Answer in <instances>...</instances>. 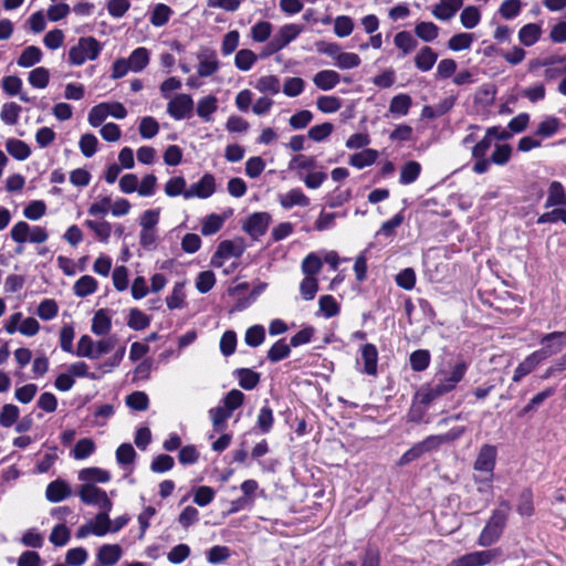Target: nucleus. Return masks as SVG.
Wrapping results in <instances>:
<instances>
[{
    "label": "nucleus",
    "instance_id": "nucleus-60",
    "mask_svg": "<svg viewBox=\"0 0 566 566\" xmlns=\"http://www.w3.org/2000/svg\"><path fill=\"white\" fill-rule=\"evenodd\" d=\"M71 538V532L64 524H57L50 534V542L55 546H64Z\"/></svg>",
    "mask_w": 566,
    "mask_h": 566
},
{
    "label": "nucleus",
    "instance_id": "nucleus-5",
    "mask_svg": "<svg viewBox=\"0 0 566 566\" xmlns=\"http://www.w3.org/2000/svg\"><path fill=\"white\" fill-rule=\"evenodd\" d=\"M496 455L497 450L495 446L485 443L480 448L473 464V469L478 472L486 473L489 476H486L485 479L475 478L476 482L491 481L496 464Z\"/></svg>",
    "mask_w": 566,
    "mask_h": 566
},
{
    "label": "nucleus",
    "instance_id": "nucleus-43",
    "mask_svg": "<svg viewBox=\"0 0 566 566\" xmlns=\"http://www.w3.org/2000/svg\"><path fill=\"white\" fill-rule=\"evenodd\" d=\"M480 20L481 12L475 6L465 7L460 14V21L465 29L475 28L480 23Z\"/></svg>",
    "mask_w": 566,
    "mask_h": 566
},
{
    "label": "nucleus",
    "instance_id": "nucleus-64",
    "mask_svg": "<svg viewBox=\"0 0 566 566\" xmlns=\"http://www.w3.org/2000/svg\"><path fill=\"white\" fill-rule=\"evenodd\" d=\"M88 553L84 547L71 548L66 552L65 563L67 566H82L86 563Z\"/></svg>",
    "mask_w": 566,
    "mask_h": 566
},
{
    "label": "nucleus",
    "instance_id": "nucleus-17",
    "mask_svg": "<svg viewBox=\"0 0 566 566\" xmlns=\"http://www.w3.org/2000/svg\"><path fill=\"white\" fill-rule=\"evenodd\" d=\"M71 495L70 485L63 480H55L46 486L45 496L52 503H57Z\"/></svg>",
    "mask_w": 566,
    "mask_h": 566
},
{
    "label": "nucleus",
    "instance_id": "nucleus-56",
    "mask_svg": "<svg viewBox=\"0 0 566 566\" xmlns=\"http://www.w3.org/2000/svg\"><path fill=\"white\" fill-rule=\"evenodd\" d=\"M20 410L15 405L7 403L0 412V426L9 428L14 424L19 418Z\"/></svg>",
    "mask_w": 566,
    "mask_h": 566
},
{
    "label": "nucleus",
    "instance_id": "nucleus-10",
    "mask_svg": "<svg viewBox=\"0 0 566 566\" xmlns=\"http://www.w3.org/2000/svg\"><path fill=\"white\" fill-rule=\"evenodd\" d=\"M198 67L197 73L201 77H208L213 75L220 66L216 51L211 49L201 50L198 55Z\"/></svg>",
    "mask_w": 566,
    "mask_h": 566
},
{
    "label": "nucleus",
    "instance_id": "nucleus-61",
    "mask_svg": "<svg viewBox=\"0 0 566 566\" xmlns=\"http://www.w3.org/2000/svg\"><path fill=\"white\" fill-rule=\"evenodd\" d=\"M98 139L93 134H84L80 138V149L86 158H91L97 151Z\"/></svg>",
    "mask_w": 566,
    "mask_h": 566
},
{
    "label": "nucleus",
    "instance_id": "nucleus-47",
    "mask_svg": "<svg viewBox=\"0 0 566 566\" xmlns=\"http://www.w3.org/2000/svg\"><path fill=\"white\" fill-rule=\"evenodd\" d=\"M255 88L262 93L277 94L281 90L280 80L275 75L262 76L258 80Z\"/></svg>",
    "mask_w": 566,
    "mask_h": 566
},
{
    "label": "nucleus",
    "instance_id": "nucleus-30",
    "mask_svg": "<svg viewBox=\"0 0 566 566\" xmlns=\"http://www.w3.org/2000/svg\"><path fill=\"white\" fill-rule=\"evenodd\" d=\"M112 327L111 317L105 310H98L92 319V332L97 336L106 335Z\"/></svg>",
    "mask_w": 566,
    "mask_h": 566
},
{
    "label": "nucleus",
    "instance_id": "nucleus-48",
    "mask_svg": "<svg viewBox=\"0 0 566 566\" xmlns=\"http://www.w3.org/2000/svg\"><path fill=\"white\" fill-rule=\"evenodd\" d=\"M224 218L217 213H211L205 218L201 226V233L206 237L217 233L223 226Z\"/></svg>",
    "mask_w": 566,
    "mask_h": 566
},
{
    "label": "nucleus",
    "instance_id": "nucleus-51",
    "mask_svg": "<svg viewBox=\"0 0 566 566\" xmlns=\"http://www.w3.org/2000/svg\"><path fill=\"white\" fill-rule=\"evenodd\" d=\"M265 339V329L262 325L249 327L244 335V342L250 347L260 346Z\"/></svg>",
    "mask_w": 566,
    "mask_h": 566
},
{
    "label": "nucleus",
    "instance_id": "nucleus-37",
    "mask_svg": "<svg viewBox=\"0 0 566 566\" xmlns=\"http://www.w3.org/2000/svg\"><path fill=\"white\" fill-rule=\"evenodd\" d=\"M97 289V281L91 275L81 276L74 284L73 290L76 296L85 297L93 294Z\"/></svg>",
    "mask_w": 566,
    "mask_h": 566
},
{
    "label": "nucleus",
    "instance_id": "nucleus-16",
    "mask_svg": "<svg viewBox=\"0 0 566 566\" xmlns=\"http://www.w3.org/2000/svg\"><path fill=\"white\" fill-rule=\"evenodd\" d=\"M279 202L284 209H291L294 206L307 207L310 198L300 188H294L280 195Z\"/></svg>",
    "mask_w": 566,
    "mask_h": 566
},
{
    "label": "nucleus",
    "instance_id": "nucleus-14",
    "mask_svg": "<svg viewBox=\"0 0 566 566\" xmlns=\"http://www.w3.org/2000/svg\"><path fill=\"white\" fill-rule=\"evenodd\" d=\"M123 555V549L118 544H104L96 554V559L106 566H114Z\"/></svg>",
    "mask_w": 566,
    "mask_h": 566
},
{
    "label": "nucleus",
    "instance_id": "nucleus-27",
    "mask_svg": "<svg viewBox=\"0 0 566 566\" xmlns=\"http://www.w3.org/2000/svg\"><path fill=\"white\" fill-rule=\"evenodd\" d=\"M78 480L85 483H106L111 480V473L101 468H86L78 472Z\"/></svg>",
    "mask_w": 566,
    "mask_h": 566
},
{
    "label": "nucleus",
    "instance_id": "nucleus-2",
    "mask_svg": "<svg viewBox=\"0 0 566 566\" xmlns=\"http://www.w3.org/2000/svg\"><path fill=\"white\" fill-rule=\"evenodd\" d=\"M510 511V502L502 500L499 504V507L492 512L491 517L488 520L485 526L479 535L478 544L480 546L489 547L500 539L506 526Z\"/></svg>",
    "mask_w": 566,
    "mask_h": 566
},
{
    "label": "nucleus",
    "instance_id": "nucleus-55",
    "mask_svg": "<svg viewBox=\"0 0 566 566\" xmlns=\"http://www.w3.org/2000/svg\"><path fill=\"white\" fill-rule=\"evenodd\" d=\"M274 423V417L272 409L265 405L260 409L256 419V426L262 433H268L271 431Z\"/></svg>",
    "mask_w": 566,
    "mask_h": 566
},
{
    "label": "nucleus",
    "instance_id": "nucleus-44",
    "mask_svg": "<svg viewBox=\"0 0 566 566\" xmlns=\"http://www.w3.org/2000/svg\"><path fill=\"white\" fill-rule=\"evenodd\" d=\"M29 83L35 88H45L50 81V72L43 66L33 69L29 73Z\"/></svg>",
    "mask_w": 566,
    "mask_h": 566
},
{
    "label": "nucleus",
    "instance_id": "nucleus-54",
    "mask_svg": "<svg viewBox=\"0 0 566 566\" xmlns=\"http://www.w3.org/2000/svg\"><path fill=\"white\" fill-rule=\"evenodd\" d=\"M322 260L315 254H307L302 262V272L305 276H314L322 270Z\"/></svg>",
    "mask_w": 566,
    "mask_h": 566
},
{
    "label": "nucleus",
    "instance_id": "nucleus-59",
    "mask_svg": "<svg viewBox=\"0 0 566 566\" xmlns=\"http://www.w3.org/2000/svg\"><path fill=\"white\" fill-rule=\"evenodd\" d=\"M150 319L149 317L144 314L138 308H132L129 312V318L127 322V325L135 329V331H142L149 326Z\"/></svg>",
    "mask_w": 566,
    "mask_h": 566
},
{
    "label": "nucleus",
    "instance_id": "nucleus-24",
    "mask_svg": "<svg viewBox=\"0 0 566 566\" xmlns=\"http://www.w3.org/2000/svg\"><path fill=\"white\" fill-rule=\"evenodd\" d=\"M542 35V28L536 23H527L518 31V40L525 46L534 45Z\"/></svg>",
    "mask_w": 566,
    "mask_h": 566
},
{
    "label": "nucleus",
    "instance_id": "nucleus-21",
    "mask_svg": "<svg viewBox=\"0 0 566 566\" xmlns=\"http://www.w3.org/2000/svg\"><path fill=\"white\" fill-rule=\"evenodd\" d=\"M395 46L400 51V56L411 53L418 45V41L408 31H400L394 38Z\"/></svg>",
    "mask_w": 566,
    "mask_h": 566
},
{
    "label": "nucleus",
    "instance_id": "nucleus-45",
    "mask_svg": "<svg viewBox=\"0 0 566 566\" xmlns=\"http://www.w3.org/2000/svg\"><path fill=\"white\" fill-rule=\"evenodd\" d=\"M291 354V345H287L284 339L275 342L268 352V359L271 363H277Z\"/></svg>",
    "mask_w": 566,
    "mask_h": 566
},
{
    "label": "nucleus",
    "instance_id": "nucleus-46",
    "mask_svg": "<svg viewBox=\"0 0 566 566\" xmlns=\"http://www.w3.org/2000/svg\"><path fill=\"white\" fill-rule=\"evenodd\" d=\"M95 451V443L90 438L80 439L73 450L72 454L76 460H83L88 458Z\"/></svg>",
    "mask_w": 566,
    "mask_h": 566
},
{
    "label": "nucleus",
    "instance_id": "nucleus-15",
    "mask_svg": "<svg viewBox=\"0 0 566 566\" xmlns=\"http://www.w3.org/2000/svg\"><path fill=\"white\" fill-rule=\"evenodd\" d=\"M566 207V190L562 182L554 180L547 189V198L544 207Z\"/></svg>",
    "mask_w": 566,
    "mask_h": 566
},
{
    "label": "nucleus",
    "instance_id": "nucleus-8",
    "mask_svg": "<svg viewBox=\"0 0 566 566\" xmlns=\"http://www.w3.org/2000/svg\"><path fill=\"white\" fill-rule=\"evenodd\" d=\"M167 113L176 120L190 118L193 114V99L188 94H177L167 104Z\"/></svg>",
    "mask_w": 566,
    "mask_h": 566
},
{
    "label": "nucleus",
    "instance_id": "nucleus-52",
    "mask_svg": "<svg viewBox=\"0 0 566 566\" xmlns=\"http://www.w3.org/2000/svg\"><path fill=\"white\" fill-rule=\"evenodd\" d=\"M522 7L521 0H504L499 8V13L503 19L512 20L521 13Z\"/></svg>",
    "mask_w": 566,
    "mask_h": 566
},
{
    "label": "nucleus",
    "instance_id": "nucleus-1",
    "mask_svg": "<svg viewBox=\"0 0 566 566\" xmlns=\"http://www.w3.org/2000/svg\"><path fill=\"white\" fill-rule=\"evenodd\" d=\"M469 368V364L459 359L451 367V370L439 369L436 373V380L432 385L421 388L417 392V397L424 406L430 405L438 398L453 391L458 384L462 381Z\"/></svg>",
    "mask_w": 566,
    "mask_h": 566
},
{
    "label": "nucleus",
    "instance_id": "nucleus-29",
    "mask_svg": "<svg viewBox=\"0 0 566 566\" xmlns=\"http://www.w3.org/2000/svg\"><path fill=\"white\" fill-rule=\"evenodd\" d=\"M378 158V151L371 148H365L364 150L356 153L350 156L349 164L358 169H363L367 166L373 165Z\"/></svg>",
    "mask_w": 566,
    "mask_h": 566
},
{
    "label": "nucleus",
    "instance_id": "nucleus-28",
    "mask_svg": "<svg viewBox=\"0 0 566 566\" xmlns=\"http://www.w3.org/2000/svg\"><path fill=\"white\" fill-rule=\"evenodd\" d=\"M7 151L17 160H25L31 155L29 145L20 139L9 138L6 142Z\"/></svg>",
    "mask_w": 566,
    "mask_h": 566
},
{
    "label": "nucleus",
    "instance_id": "nucleus-31",
    "mask_svg": "<svg viewBox=\"0 0 566 566\" xmlns=\"http://www.w3.org/2000/svg\"><path fill=\"white\" fill-rule=\"evenodd\" d=\"M439 30L431 21H421L415 25V34L424 42H433L439 36Z\"/></svg>",
    "mask_w": 566,
    "mask_h": 566
},
{
    "label": "nucleus",
    "instance_id": "nucleus-4",
    "mask_svg": "<svg viewBox=\"0 0 566 566\" xmlns=\"http://www.w3.org/2000/svg\"><path fill=\"white\" fill-rule=\"evenodd\" d=\"M541 348L534 353L541 361L555 356L566 347V332H552L543 335L539 339Z\"/></svg>",
    "mask_w": 566,
    "mask_h": 566
},
{
    "label": "nucleus",
    "instance_id": "nucleus-20",
    "mask_svg": "<svg viewBox=\"0 0 566 566\" xmlns=\"http://www.w3.org/2000/svg\"><path fill=\"white\" fill-rule=\"evenodd\" d=\"M364 373L375 376L377 374L378 350L374 344H365L361 347Z\"/></svg>",
    "mask_w": 566,
    "mask_h": 566
},
{
    "label": "nucleus",
    "instance_id": "nucleus-42",
    "mask_svg": "<svg viewBox=\"0 0 566 566\" xmlns=\"http://www.w3.org/2000/svg\"><path fill=\"white\" fill-rule=\"evenodd\" d=\"M518 514L521 516H532L534 513V504H533V492L531 489H524L520 496L518 503L516 507Z\"/></svg>",
    "mask_w": 566,
    "mask_h": 566
},
{
    "label": "nucleus",
    "instance_id": "nucleus-6",
    "mask_svg": "<svg viewBox=\"0 0 566 566\" xmlns=\"http://www.w3.org/2000/svg\"><path fill=\"white\" fill-rule=\"evenodd\" d=\"M78 496L83 503L95 505L99 510L105 509L106 511H111L113 507V503L107 496V493L97 488L94 483H84L81 485Z\"/></svg>",
    "mask_w": 566,
    "mask_h": 566
},
{
    "label": "nucleus",
    "instance_id": "nucleus-3",
    "mask_svg": "<svg viewBox=\"0 0 566 566\" xmlns=\"http://www.w3.org/2000/svg\"><path fill=\"white\" fill-rule=\"evenodd\" d=\"M102 51L101 43L93 36H83L69 51V62L72 65H82L87 60L97 59Z\"/></svg>",
    "mask_w": 566,
    "mask_h": 566
},
{
    "label": "nucleus",
    "instance_id": "nucleus-12",
    "mask_svg": "<svg viewBox=\"0 0 566 566\" xmlns=\"http://www.w3.org/2000/svg\"><path fill=\"white\" fill-rule=\"evenodd\" d=\"M216 191V180L214 177L210 174H206L202 178L190 186L184 192V197L186 199L198 197V198H209Z\"/></svg>",
    "mask_w": 566,
    "mask_h": 566
},
{
    "label": "nucleus",
    "instance_id": "nucleus-41",
    "mask_svg": "<svg viewBox=\"0 0 566 566\" xmlns=\"http://www.w3.org/2000/svg\"><path fill=\"white\" fill-rule=\"evenodd\" d=\"M185 284L181 282H177L174 285V289L170 295L167 296L166 303L169 310L181 308L185 305Z\"/></svg>",
    "mask_w": 566,
    "mask_h": 566
},
{
    "label": "nucleus",
    "instance_id": "nucleus-57",
    "mask_svg": "<svg viewBox=\"0 0 566 566\" xmlns=\"http://www.w3.org/2000/svg\"><path fill=\"white\" fill-rule=\"evenodd\" d=\"M473 42V34L458 33L450 38L448 48L452 51H462L471 48Z\"/></svg>",
    "mask_w": 566,
    "mask_h": 566
},
{
    "label": "nucleus",
    "instance_id": "nucleus-18",
    "mask_svg": "<svg viewBox=\"0 0 566 566\" xmlns=\"http://www.w3.org/2000/svg\"><path fill=\"white\" fill-rule=\"evenodd\" d=\"M438 60V53L430 46H422L415 56V65L421 72L430 71Z\"/></svg>",
    "mask_w": 566,
    "mask_h": 566
},
{
    "label": "nucleus",
    "instance_id": "nucleus-22",
    "mask_svg": "<svg viewBox=\"0 0 566 566\" xmlns=\"http://www.w3.org/2000/svg\"><path fill=\"white\" fill-rule=\"evenodd\" d=\"M302 31V25L290 23L283 25L273 38L277 41L280 46L284 49L289 43L295 40Z\"/></svg>",
    "mask_w": 566,
    "mask_h": 566
},
{
    "label": "nucleus",
    "instance_id": "nucleus-36",
    "mask_svg": "<svg viewBox=\"0 0 566 566\" xmlns=\"http://www.w3.org/2000/svg\"><path fill=\"white\" fill-rule=\"evenodd\" d=\"M421 172V165L418 161L409 160L400 169L399 182L410 185L415 182Z\"/></svg>",
    "mask_w": 566,
    "mask_h": 566
},
{
    "label": "nucleus",
    "instance_id": "nucleus-25",
    "mask_svg": "<svg viewBox=\"0 0 566 566\" xmlns=\"http://www.w3.org/2000/svg\"><path fill=\"white\" fill-rule=\"evenodd\" d=\"M542 361L533 352L514 370L513 381L520 382L525 376L531 374Z\"/></svg>",
    "mask_w": 566,
    "mask_h": 566
},
{
    "label": "nucleus",
    "instance_id": "nucleus-49",
    "mask_svg": "<svg viewBox=\"0 0 566 566\" xmlns=\"http://www.w3.org/2000/svg\"><path fill=\"white\" fill-rule=\"evenodd\" d=\"M317 108L325 114L335 113L342 107V99L337 96L324 95L316 101Z\"/></svg>",
    "mask_w": 566,
    "mask_h": 566
},
{
    "label": "nucleus",
    "instance_id": "nucleus-7",
    "mask_svg": "<svg viewBox=\"0 0 566 566\" xmlns=\"http://www.w3.org/2000/svg\"><path fill=\"white\" fill-rule=\"evenodd\" d=\"M500 556V549L476 551L452 559L447 566H484Z\"/></svg>",
    "mask_w": 566,
    "mask_h": 566
},
{
    "label": "nucleus",
    "instance_id": "nucleus-39",
    "mask_svg": "<svg viewBox=\"0 0 566 566\" xmlns=\"http://www.w3.org/2000/svg\"><path fill=\"white\" fill-rule=\"evenodd\" d=\"M559 124L558 118L548 116L538 124L535 136L538 138H549L558 132Z\"/></svg>",
    "mask_w": 566,
    "mask_h": 566
},
{
    "label": "nucleus",
    "instance_id": "nucleus-35",
    "mask_svg": "<svg viewBox=\"0 0 566 566\" xmlns=\"http://www.w3.org/2000/svg\"><path fill=\"white\" fill-rule=\"evenodd\" d=\"M218 108V99L213 95H208L199 99L197 104V115L205 122L211 120V115Z\"/></svg>",
    "mask_w": 566,
    "mask_h": 566
},
{
    "label": "nucleus",
    "instance_id": "nucleus-40",
    "mask_svg": "<svg viewBox=\"0 0 566 566\" xmlns=\"http://www.w3.org/2000/svg\"><path fill=\"white\" fill-rule=\"evenodd\" d=\"M256 60H258V56L253 51H251L249 49H241L235 54L234 65L240 71L247 72V71L251 70V67L254 65Z\"/></svg>",
    "mask_w": 566,
    "mask_h": 566
},
{
    "label": "nucleus",
    "instance_id": "nucleus-50",
    "mask_svg": "<svg viewBox=\"0 0 566 566\" xmlns=\"http://www.w3.org/2000/svg\"><path fill=\"white\" fill-rule=\"evenodd\" d=\"M209 415L216 431H222L226 428L227 420L232 416L223 406H218L209 410Z\"/></svg>",
    "mask_w": 566,
    "mask_h": 566
},
{
    "label": "nucleus",
    "instance_id": "nucleus-23",
    "mask_svg": "<svg viewBox=\"0 0 566 566\" xmlns=\"http://www.w3.org/2000/svg\"><path fill=\"white\" fill-rule=\"evenodd\" d=\"M241 388L245 390L254 389L260 382V374L250 368H238L234 370Z\"/></svg>",
    "mask_w": 566,
    "mask_h": 566
},
{
    "label": "nucleus",
    "instance_id": "nucleus-62",
    "mask_svg": "<svg viewBox=\"0 0 566 566\" xmlns=\"http://www.w3.org/2000/svg\"><path fill=\"white\" fill-rule=\"evenodd\" d=\"M159 132L158 122L151 117H143L139 124V134L143 138L150 139L155 137Z\"/></svg>",
    "mask_w": 566,
    "mask_h": 566
},
{
    "label": "nucleus",
    "instance_id": "nucleus-58",
    "mask_svg": "<svg viewBox=\"0 0 566 566\" xmlns=\"http://www.w3.org/2000/svg\"><path fill=\"white\" fill-rule=\"evenodd\" d=\"M126 405L137 411H144L148 409L149 399L144 391H134L126 397Z\"/></svg>",
    "mask_w": 566,
    "mask_h": 566
},
{
    "label": "nucleus",
    "instance_id": "nucleus-53",
    "mask_svg": "<svg viewBox=\"0 0 566 566\" xmlns=\"http://www.w3.org/2000/svg\"><path fill=\"white\" fill-rule=\"evenodd\" d=\"M171 14L172 10L167 4L159 3L153 10L150 23L155 27H163L169 21Z\"/></svg>",
    "mask_w": 566,
    "mask_h": 566
},
{
    "label": "nucleus",
    "instance_id": "nucleus-9",
    "mask_svg": "<svg viewBox=\"0 0 566 566\" xmlns=\"http://www.w3.org/2000/svg\"><path fill=\"white\" fill-rule=\"evenodd\" d=\"M244 250L245 244L241 238L221 241L211 262L216 266H221L222 263L219 262L218 259L240 258Z\"/></svg>",
    "mask_w": 566,
    "mask_h": 566
},
{
    "label": "nucleus",
    "instance_id": "nucleus-32",
    "mask_svg": "<svg viewBox=\"0 0 566 566\" xmlns=\"http://www.w3.org/2000/svg\"><path fill=\"white\" fill-rule=\"evenodd\" d=\"M127 61L133 72H142L149 63V51L143 46L137 48L130 53Z\"/></svg>",
    "mask_w": 566,
    "mask_h": 566
},
{
    "label": "nucleus",
    "instance_id": "nucleus-33",
    "mask_svg": "<svg viewBox=\"0 0 566 566\" xmlns=\"http://www.w3.org/2000/svg\"><path fill=\"white\" fill-rule=\"evenodd\" d=\"M42 51L35 45L27 46L20 54L17 63L21 67H31L42 60Z\"/></svg>",
    "mask_w": 566,
    "mask_h": 566
},
{
    "label": "nucleus",
    "instance_id": "nucleus-26",
    "mask_svg": "<svg viewBox=\"0 0 566 566\" xmlns=\"http://www.w3.org/2000/svg\"><path fill=\"white\" fill-rule=\"evenodd\" d=\"M412 105L411 97L406 93L395 95L389 104V113L394 116H406Z\"/></svg>",
    "mask_w": 566,
    "mask_h": 566
},
{
    "label": "nucleus",
    "instance_id": "nucleus-11",
    "mask_svg": "<svg viewBox=\"0 0 566 566\" xmlns=\"http://www.w3.org/2000/svg\"><path fill=\"white\" fill-rule=\"evenodd\" d=\"M270 219L266 212H254L244 222L243 230L253 239H258L266 232Z\"/></svg>",
    "mask_w": 566,
    "mask_h": 566
},
{
    "label": "nucleus",
    "instance_id": "nucleus-19",
    "mask_svg": "<svg viewBox=\"0 0 566 566\" xmlns=\"http://www.w3.org/2000/svg\"><path fill=\"white\" fill-rule=\"evenodd\" d=\"M340 81V75L334 70H323L317 72L314 77V84L323 90L329 91L334 88Z\"/></svg>",
    "mask_w": 566,
    "mask_h": 566
},
{
    "label": "nucleus",
    "instance_id": "nucleus-34",
    "mask_svg": "<svg viewBox=\"0 0 566 566\" xmlns=\"http://www.w3.org/2000/svg\"><path fill=\"white\" fill-rule=\"evenodd\" d=\"M109 512L105 509H102L99 513L96 514L95 518L90 523L92 526V534L96 536H104L111 531V520Z\"/></svg>",
    "mask_w": 566,
    "mask_h": 566
},
{
    "label": "nucleus",
    "instance_id": "nucleus-63",
    "mask_svg": "<svg viewBox=\"0 0 566 566\" xmlns=\"http://www.w3.org/2000/svg\"><path fill=\"white\" fill-rule=\"evenodd\" d=\"M318 291V281L314 276H305L300 284V292L304 300L312 301Z\"/></svg>",
    "mask_w": 566,
    "mask_h": 566
},
{
    "label": "nucleus",
    "instance_id": "nucleus-38",
    "mask_svg": "<svg viewBox=\"0 0 566 566\" xmlns=\"http://www.w3.org/2000/svg\"><path fill=\"white\" fill-rule=\"evenodd\" d=\"M410 367L413 371L420 373L426 370L431 361V355L428 349H417L411 353L410 358Z\"/></svg>",
    "mask_w": 566,
    "mask_h": 566
},
{
    "label": "nucleus",
    "instance_id": "nucleus-13",
    "mask_svg": "<svg viewBox=\"0 0 566 566\" xmlns=\"http://www.w3.org/2000/svg\"><path fill=\"white\" fill-rule=\"evenodd\" d=\"M463 6V0H440L434 4L431 14L440 21L451 20Z\"/></svg>",
    "mask_w": 566,
    "mask_h": 566
}]
</instances>
